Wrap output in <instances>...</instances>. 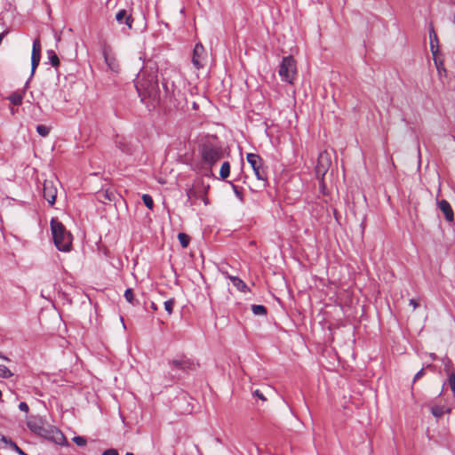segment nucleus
<instances>
[{
	"instance_id": "nucleus-1",
	"label": "nucleus",
	"mask_w": 455,
	"mask_h": 455,
	"mask_svg": "<svg viewBox=\"0 0 455 455\" xmlns=\"http://www.w3.org/2000/svg\"><path fill=\"white\" fill-rule=\"evenodd\" d=\"M135 87L142 101L147 98L153 101L159 99L157 68L155 64L143 67L135 80Z\"/></svg>"
},
{
	"instance_id": "nucleus-2",
	"label": "nucleus",
	"mask_w": 455,
	"mask_h": 455,
	"mask_svg": "<svg viewBox=\"0 0 455 455\" xmlns=\"http://www.w3.org/2000/svg\"><path fill=\"white\" fill-rule=\"evenodd\" d=\"M182 84L184 81L181 76L176 72L164 78L163 83L166 96L175 106H180L185 100L184 93L180 89Z\"/></svg>"
},
{
	"instance_id": "nucleus-3",
	"label": "nucleus",
	"mask_w": 455,
	"mask_h": 455,
	"mask_svg": "<svg viewBox=\"0 0 455 455\" xmlns=\"http://www.w3.org/2000/svg\"><path fill=\"white\" fill-rule=\"evenodd\" d=\"M51 229L56 247L61 251H69L72 246V235L57 219L51 220Z\"/></svg>"
},
{
	"instance_id": "nucleus-4",
	"label": "nucleus",
	"mask_w": 455,
	"mask_h": 455,
	"mask_svg": "<svg viewBox=\"0 0 455 455\" xmlns=\"http://www.w3.org/2000/svg\"><path fill=\"white\" fill-rule=\"evenodd\" d=\"M279 76L283 81L292 84L297 74L296 63L291 56L283 58L279 67Z\"/></svg>"
},
{
	"instance_id": "nucleus-5",
	"label": "nucleus",
	"mask_w": 455,
	"mask_h": 455,
	"mask_svg": "<svg viewBox=\"0 0 455 455\" xmlns=\"http://www.w3.org/2000/svg\"><path fill=\"white\" fill-rule=\"evenodd\" d=\"M223 156L222 150L216 147L204 146L202 149V158L210 167L220 161Z\"/></svg>"
},
{
	"instance_id": "nucleus-6",
	"label": "nucleus",
	"mask_w": 455,
	"mask_h": 455,
	"mask_svg": "<svg viewBox=\"0 0 455 455\" xmlns=\"http://www.w3.org/2000/svg\"><path fill=\"white\" fill-rule=\"evenodd\" d=\"M246 159L251 164L256 178L259 180H265L266 172L263 168V161L261 157L257 154L249 153L247 154Z\"/></svg>"
},
{
	"instance_id": "nucleus-7",
	"label": "nucleus",
	"mask_w": 455,
	"mask_h": 455,
	"mask_svg": "<svg viewBox=\"0 0 455 455\" xmlns=\"http://www.w3.org/2000/svg\"><path fill=\"white\" fill-rule=\"evenodd\" d=\"M58 183L57 180H45L44 182L43 196L51 205H53L56 201Z\"/></svg>"
},
{
	"instance_id": "nucleus-8",
	"label": "nucleus",
	"mask_w": 455,
	"mask_h": 455,
	"mask_svg": "<svg viewBox=\"0 0 455 455\" xmlns=\"http://www.w3.org/2000/svg\"><path fill=\"white\" fill-rule=\"evenodd\" d=\"M331 164V155L327 151L319 154L315 172L317 176L323 177Z\"/></svg>"
},
{
	"instance_id": "nucleus-9",
	"label": "nucleus",
	"mask_w": 455,
	"mask_h": 455,
	"mask_svg": "<svg viewBox=\"0 0 455 455\" xmlns=\"http://www.w3.org/2000/svg\"><path fill=\"white\" fill-rule=\"evenodd\" d=\"M188 201L193 205L196 201L201 199L205 205L209 204L208 198L206 197V190L203 187H194L187 190Z\"/></svg>"
},
{
	"instance_id": "nucleus-10",
	"label": "nucleus",
	"mask_w": 455,
	"mask_h": 455,
	"mask_svg": "<svg viewBox=\"0 0 455 455\" xmlns=\"http://www.w3.org/2000/svg\"><path fill=\"white\" fill-rule=\"evenodd\" d=\"M41 59V43L38 38L33 42L32 53H31V74L35 73L36 68L39 65Z\"/></svg>"
},
{
	"instance_id": "nucleus-11",
	"label": "nucleus",
	"mask_w": 455,
	"mask_h": 455,
	"mask_svg": "<svg viewBox=\"0 0 455 455\" xmlns=\"http://www.w3.org/2000/svg\"><path fill=\"white\" fill-rule=\"evenodd\" d=\"M169 363L173 371H188L193 365V363H190L188 360V358H186L184 356L175 358V359L172 360Z\"/></svg>"
},
{
	"instance_id": "nucleus-12",
	"label": "nucleus",
	"mask_w": 455,
	"mask_h": 455,
	"mask_svg": "<svg viewBox=\"0 0 455 455\" xmlns=\"http://www.w3.org/2000/svg\"><path fill=\"white\" fill-rule=\"evenodd\" d=\"M205 50L202 44L198 43L195 45L193 51L192 63L196 69L203 68L202 59Z\"/></svg>"
},
{
	"instance_id": "nucleus-13",
	"label": "nucleus",
	"mask_w": 455,
	"mask_h": 455,
	"mask_svg": "<svg viewBox=\"0 0 455 455\" xmlns=\"http://www.w3.org/2000/svg\"><path fill=\"white\" fill-rule=\"evenodd\" d=\"M437 204L440 211L444 214L445 220L448 222H452L454 220V213L449 202L443 199L438 201Z\"/></svg>"
},
{
	"instance_id": "nucleus-14",
	"label": "nucleus",
	"mask_w": 455,
	"mask_h": 455,
	"mask_svg": "<svg viewBox=\"0 0 455 455\" xmlns=\"http://www.w3.org/2000/svg\"><path fill=\"white\" fill-rule=\"evenodd\" d=\"M228 278L233 285L240 291L246 292L249 291L247 284L239 277L229 275L228 272H222Z\"/></svg>"
},
{
	"instance_id": "nucleus-15",
	"label": "nucleus",
	"mask_w": 455,
	"mask_h": 455,
	"mask_svg": "<svg viewBox=\"0 0 455 455\" xmlns=\"http://www.w3.org/2000/svg\"><path fill=\"white\" fill-rule=\"evenodd\" d=\"M429 39H430V50H431V52H432V54L434 56L435 64L437 65V63H436V54L438 52V38H437V35H436L434 28H431L429 29Z\"/></svg>"
},
{
	"instance_id": "nucleus-16",
	"label": "nucleus",
	"mask_w": 455,
	"mask_h": 455,
	"mask_svg": "<svg viewBox=\"0 0 455 455\" xmlns=\"http://www.w3.org/2000/svg\"><path fill=\"white\" fill-rule=\"evenodd\" d=\"M116 19L119 24L124 23L128 28H132V19L130 15L127 14L125 10H120L116 15Z\"/></svg>"
},
{
	"instance_id": "nucleus-17",
	"label": "nucleus",
	"mask_w": 455,
	"mask_h": 455,
	"mask_svg": "<svg viewBox=\"0 0 455 455\" xmlns=\"http://www.w3.org/2000/svg\"><path fill=\"white\" fill-rule=\"evenodd\" d=\"M48 438L59 445H63L66 441L64 435L57 428L50 431Z\"/></svg>"
},
{
	"instance_id": "nucleus-18",
	"label": "nucleus",
	"mask_w": 455,
	"mask_h": 455,
	"mask_svg": "<svg viewBox=\"0 0 455 455\" xmlns=\"http://www.w3.org/2000/svg\"><path fill=\"white\" fill-rule=\"evenodd\" d=\"M105 62L108 65V68L114 72L118 71V64L115 58L108 56L106 50L103 52Z\"/></svg>"
},
{
	"instance_id": "nucleus-19",
	"label": "nucleus",
	"mask_w": 455,
	"mask_h": 455,
	"mask_svg": "<svg viewBox=\"0 0 455 455\" xmlns=\"http://www.w3.org/2000/svg\"><path fill=\"white\" fill-rule=\"evenodd\" d=\"M23 96H24V92H12L8 97V100L11 101L12 104L20 106L22 103Z\"/></svg>"
},
{
	"instance_id": "nucleus-20",
	"label": "nucleus",
	"mask_w": 455,
	"mask_h": 455,
	"mask_svg": "<svg viewBox=\"0 0 455 455\" xmlns=\"http://www.w3.org/2000/svg\"><path fill=\"white\" fill-rule=\"evenodd\" d=\"M98 199L101 202L112 201L115 197V195L112 191L105 190V191H100L98 192Z\"/></svg>"
},
{
	"instance_id": "nucleus-21",
	"label": "nucleus",
	"mask_w": 455,
	"mask_h": 455,
	"mask_svg": "<svg viewBox=\"0 0 455 455\" xmlns=\"http://www.w3.org/2000/svg\"><path fill=\"white\" fill-rule=\"evenodd\" d=\"M47 56H48L50 63L53 67H58L60 65L59 57L57 56V54L55 53V52L53 50H48Z\"/></svg>"
},
{
	"instance_id": "nucleus-22",
	"label": "nucleus",
	"mask_w": 455,
	"mask_h": 455,
	"mask_svg": "<svg viewBox=\"0 0 455 455\" xmlns=\"http://www.w3.org/2000/svg\"><path fill=\"white\" fill-rule=\"evenodd\" d=\"M230 174V164L228 162H224L220 167V176L221 179H227Z\"/></svg>"
},
{
	"instance_id": "nucleus-23",
	"label": "nucleus",
	"mask_w": 455,
	"mask_h": 455,
	"mask_svg": "<svg viewBox=\"0 0 455 455\" xmlns=\"http://www.w3.org/2000/svg\"><path fill=\"white\" fill-rule=\"evenodd\" d=\"M178 239L183 248H187L190 242V237L185 233H179Z\"/></svg>"
},
{
	"instance_id": "nucleus-24",
	"label": "nucleus",
	"mask_w": 455,
	"mask_h": 455,
	"mask_svg": "<svg viewBox=\"0 0 455 455\" xmlns=\"http://www.w3.org/2000/svg\"><path fill=\"white\" fill-rule=\"evenodd\" d=\"M251 310L256 315H265L267 314V308L262 305H252Z\"/></svg>"
},
{
	"instance_id": "nucleus-25",
	"label": "nucleus",
	"mask_w": 455,
	"mask_h": 455,
	"mask_svg": "<svg viewBox=\"0 0 455 455\" xmlns=\"http://www.w3.org/2000/svg\"><path fill=\"white\" fill-rule=\"evenodd\" d=\"M431 412L435 418H441L444 413V408L443 406H433L431 408Z\"/></svg>"
},
{
	"instance_id": "nucleus-26",
	"label": "nucleus",
	"mask_w": 455,
	"mask_h": 455,
	"mask_svg": "<svg viewBox=\"0 0 455 455\" xmlns=\"http://www.w3.org/2000/svg\"><path fill=\"white\" fill-rule=\"evenodd\" d=\"M13 375V373L5 366L0 364V377L1 378H11Z\"/></svg>"
},
{
	"instance_id": "nucleus-27",
	"label": "nucleus",
	"mask_w": 455,
	"mask_h": 455,
	"mask_svg": "<svg viewBox=\"0 0 455 455\" xmlns=\"http://www.w3.org/2000/svg\"><path fill=\"white\" fill-rule=\"evenodd\" d=\"M36 132L42 137H46V136H48V134L50 132V128L45 125L39 124L36 126Z\"/></svg>"
},
{
	"instance_id": "nucleus-28",
	"label": "nucleus",
	"mask_w": 455,
	"mask_h": 455,
	"mask_svg": "<svg viewBox=\"0 0 455 455\" xmlns=\"http://www.w3.org/2000/svg\"><path fill=\"white\" fill-rule=\"evenodd\" d=\"M142 200H143V203L145 204V205L148 208V209H153V206H154V202H153V199L152 197L149 196V195H143L142 196Z\"/></svg>"
},
{
	"instance_id": "nucleus-29",
	"label": "nucleus",
	"mask_w": 455,
	"mask_h": 455,
	"mask_svg": "<svg viewBox=\"0 0 455 455\" xmlns=\"http://www.w3.org/2000/svg\"><path fill=\"white\" fill-rule=\"evenodd\" d=\"M124 298L129 303L134 304V294L132 289L128 288L125 290Z\"/></svg>"
},
{
	"instance_id": "nucleus-30",
	"label": "nucleus",
	"mask_w": 455,
	"mask_h": 455,
	"mask_svg": "<svg viewBox=\"0 0 455 455\" xmlns=\"http://www.w3.org/2000/svg\"><path fill=\"white\" fill-rule=\"evenodd\" d=\"M174 304L175 300L173 299H168L164 302V309L168 312L169 315L172 313Z\"/></svg>"
},
{
	"instance_id": "nucleus-31",
	"label": "nucleus",
	"mask_w": 455,
	"mask_h": 455,
	"mask_svg": "<svg viewBox=\"0 0 455 455\" xmlns=\"http://www.w3.org/2000/svg\"><path fill=\"white\" fill-rule=\"evenodd\" d=\"M73 442L77 445V446H80V447H83V446H85L86 443H87V441L84 437L83 436H75L73 438Z\"/></svg>"
},
{
	"instance_id": "nucleus-32",
	"label": "nucleus",
	"mask_w": 455,
	"mask_h": 455,
	"mask_svg": "<svg viewBox=\"0 0 455 455\" xmlns=\"http://www.w3.org/2000/svg\"><path fill=\"white\" fill-rule=\"evenodd\" d=\"M448 381H449V385L451 387L452 393L455 395V373L454 372L449 373Z\"/></svg>"
},
{
	"instance_id": "nucleus-33",
	"label": "nucleus",
	"mask_w": 455,
	"mask_h": 455,
	"mask_svg": "<svg viewBox=\"0 0 455 455\" xmlns=\"http://www.w3.org/2000/svg\"><path fill=\"white\" fill-rule=\"evenodd\" d=\"M102 455H119L118 451L116 449H108L106 450Z\"/></svg>"
},
{
	"instance_id": "nucleus-34",
	"label": "nucleus",
	"mask_w": 455,
	"mask_h": 455,
	"mask_svg": "<svg viewBox=\"0 0 455 455\" xmlns=\"http://www.w3.org/2000/svg\"><path fill=\"white\" fill-rule=\"evenodd\" d=\"M19 409L22 411L28 412V405L25 402H21L19 404Z\"/></svg>"
},
{
	"instance_id": "nucleus-35",
	"label": "nucleus",
	"mask_w": 455,
	"mask_h": 455,
	"mask_svg": "<svg viewBox=\"0 0 455 455\" xmlns=\"http://www.w3.org/2000/svg\"><path fill=\"white\" fill-rule=\"evenodd\" d=\"M424 374H425L424 369H421L415 374L413 381L415 382L416 380L419 379Z\"/></svg>"
},
{
	"instance_id": "nucleus-36",
	"label": "nucleus",
	"mask_w": 455,
	"mask_h": 455,
	"mask_svg": "<svg viewBox=\"0 0 455 455\" xmlns=\"http://www.w3.org/2000/svg\"><path fill=\"white\" fill-rule=\"evenodd\" d=\"M254 395L259 397L262 401H266L267 400L266 397L264 396V395L259 390H255L254 391Z\"/></svg>"
},
{
	"instance_id": "nucleus-37",
	"label": "nucleus",
	"mask_w": 455,
	"mask_h": 455,
	"mask_svg": "<svg viewBox=\"0 0 455 455\" xmlns=\"http://www.w3.org/2000/svg\"><path fill=\"white\" fill-rule=\"evenodd\" d=\"M234 190H235L236 196L243 202V198L242 193L239 192V190L237 189L236 187H234Z\"/></svg>"
},
{
	"instance_id": "nucleus-38",
	"label": "nucleus",
	"mask_w": 455,
	"mask_h": 455,
	"mask_svg": "<svg viewBox=\"0 0 455 455\" xmlns=\"http://www.w3.org/2000/svg\"><path fill=\"white\" fill-rule=\"evenodd\" d=\"M410 305L412 306L414 309L419 307L418 301L414 299H410Z\"/></svg>"
},
{
	"instance_id": "nucleus-39",
	"label": "nucleus",
	"mask_w": 455,
	"mask_h": 455,
	"mask_svg": "<svg viewBox=\"0 0 455 455\" xmlns=\"http://www.w3.org/2000/svg\"><path fill=\"white\" fill-rule=\"evenodd\" d=\"M8 438L4 436V435L0 434V443H7Z\"/></svg>"
},
{
	"instance_id": "nucleus-40",
	"label": "nucleus",
	"mask_w": 455,
	"mask_h": 455,
	"mask_svg": "<svg viewBox=\"0 0 455 455\" xmlns=\"http://www.w3.org/2000/svg\"><path fill=\"white\" fill-rule=\"evenodd\" d=\"M451 363V362L450 360H448L447 363H445L446 371H449V368H450Z\"/></svg>"
},
{
	"instance_id": "nucleus-41",
	"label": "nucleus",
	"mask_w": 455,
	"mask_h": 455,
	"mask_svg": "<svg viewBox=\"0 0 455 455\" xmlns=\"http://www.w3.org/2000/svg\"><path fill=\"white\" fill-rule=\"evenodd\" d=\"M0 358L9 361V359L6 356H4V355H2L1 353H0Z\"/></svg>"
},
{
	"instance_id": "nucleus-42",
	"label": "nucleus",
	"mask_w": 455,
	"mask_h": 455,
	"mask_svg": "<svg viewBox=\"0 0 455 455\" xmlns=\"http://www.w3.org/2000/svg\"><path fill=\"white\" fill-rule=\"evenodd\" d=\"M151 307H152L153 310H157V307L155 305V303H152Z\"/></svg>"
},
{
	"instance_id": "nucleus-43",
	"label": "nucleus",
	"mask_w": 455,
	"mask_h": 455,
	"mask_svg": "<svg viewBox=\"0 0 455 455\" xmlns=\"http://www.w3.org/2000/svg\"><path fill=\"white\" fill-rule=\"evenodd\" d=\"M56 41H57V42H60V35L56 36Z\"/></svg>"
},
{
	"instance_id": "nucleus-44",
	"label": "nucleus",
	"mask_w": 455,
	"mask_h": 455,
	"mask_svg": "<svg viewBox=\"0 0 455 455\" xmlns=\"http://www.w3.org/2000/svg\"><path fill=\"white\" fill-rule=\"evenodd\" d=\"M125 455H134V454L132 452H127Z\"/></svg>"
},
{
	"instance_id": "nucleus-45",
	"label": "nucleus",
	"mask_w": 455,
	"mask_h": 455,
	"mask_svg": "<svg viewBox=\"0 0 455 455\" xmlns=\"http://www.w3.org/2000/svg\"><path fill=\"white\" fill-rule=\"evenodd\" d=\"M453 20H454V22H455V14H454V17H453Z\"/></svg>"
}]
</instances>
